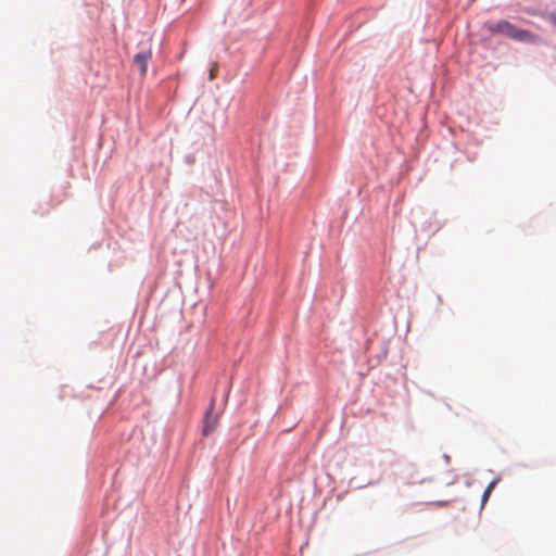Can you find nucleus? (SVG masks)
<instances>
[{
	"instance_id": "nucleus-3",
	"label": "nucleus",
	"mask_w": 556,
	"mask_h": 556,
	"mask_svg": "<svg viewBox=\"0 0 556 556\" xmlns=\"http://www.w3.org/2000/svg\"><path fill=\"white\" fill-rule=\"evenodd\" d=\"M151 58H152V51L150 49L140 51L134 56V65H136L139 68V73H140L141 77L146 76L148 63L151 60Z\"/></svg>"
},
{
	"instance_id": "nucleus-2",
	"label": "nucleus",
	"mask_w": 556,
	"mask_h": 556,
	"mask_svg": "<svg viewBox=\"0 0 556 556\" xmlns=\"http://www.w3.org/2000/svg\"><path fill=\"white\" fill-rule=\"evenodd\" d=\"M218 422L219 416L214 413V400H212L203 420V435L213 433L216 430Z\"/></svg>"
},
{
	"instance_id": "nucleus-4",
	"label": "nucleus",
	"mask_w": 556,
	"mask_h": 556,
	"mask_svg": "<svg viewBox=\"0 0 556 556\" xmlns=\"http://www.w3.org/2000/svg\"><path fill=\"white\" fill-rule=\"evenodd\" d=\"M496 482H497L496 480H493V481H492V482L486 486V489L484 490L483 495H482V502H485V501L489 498V496H490V494H491L492 490L494 489V486H495Z\"/></svg>"
},
{
	"instance_id": "nucleus-1",
	"label": "nucleus",
	"mask_w": 556,
	"mask_h": 556,
	"mask_svg": "<svg viewBox=\"0 0 556 556\" xmlns=\"http://www.w3.org/2000/svg\"><path fill=\"white\" fill-rule=\"evenodd\" d=\"M484 29L491 34H502L516 41L534 42L536 40L535 35L528 30L520 29L507 21L485 23Z\"/></svg>"
},
{
	"instance_id": "nucleus-5",
	"label": "nucleus",
	"mask_w": 556,
	"mask_h": 556,
	"mask_svg": "<svg viewBox=\"0 0 556 556\" xmlns=\"http://www.w3.org/2000/svg\"><path fill=\"white\" fill-rule=\"evenodd\" d=\"M217 70V65L215 64L214 67L210 72V79L213 80L215 78V73Z\"/></svg>"
},
{
	"instance_id": "nucleus-6",
	"label": "nucleus",
	"mask_w": 556,
	"mask_h": 556,
	"mask_svg": "<svg viewBox=\"0 0 556 556\" xmlns=\"http://www.w3.org/2000/svg\"><path fill=\"white\" fill-rule=\"evenodd\" d=\"M552 22L556 25V17H553Z\"/></svg>"
}]
</instances>
